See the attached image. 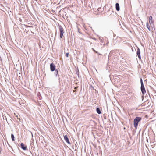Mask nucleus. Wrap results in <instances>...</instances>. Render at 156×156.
<instances>
[{"mask_svg":"<svg viewBox=\"0 0 156 156\" xmlns=\"http://www.w3.org/2000/svg\"><path fill=\"white\" fill-rule=\"evenodd\" d=\"M64 139L68 144H70V143L69 141V139L68 138L67 136V135H65L64 136Z\"/></svg>","mask_w":156,"mask_h":156,"instance_id":"6","label":"nucleus"},{"mask_svg":"<svg viewBox=\"0 0 156 156\" xmlns=\"http://www.w3.org/2000/svg\"><path fill=\"white\" fill-rule=\"evenodd\" d=\"M54 74L56 76H58V71L57 70H55Z\"/></svg>","mask_w":156,"mask_h":156,"instance_id":"11","label":"nucleus"},{"mask_svg":"<svg viewBox=\"0 0 156 156\" xmlns=\"http://www.w3.org/2000/svg\"><path fill=\"white\" fill-rule=\"evenodd\" d=\"M149 22L150 24L153 23L152 17L151 16H150L149 17Z\"/></svg>","mask_w":156,"mask_h":156,"instance_id":"9","label":"nucleus"},{"mask_svg":"<svg viewBox=\"0 0 156 156\" xmlns=\"http://www.w3.org/2000/svg\"><path fill=\"white\" fill-rule=\"evenodd\" d=\"M115 8L117 11H118L120 9L119 5L118 3H116L115 4Z\"/></svg>","mask_w":156,"mask_h":156,"instance_id":"8","label":"nucleus"},{"mask_svg":"<svg viewBox=\"0 0 156 156\" xmlns=\"http://www.w3.org/2000/svg\"><path fill=\"white\" fill-rule=\"evenodd\" d=\"M11 138L12 140L13 141H14L15 140V137L13 134H11Z\"/></svg>","mask_w":156,"mask_h":156,"instance_id":"12","label":"nucleus"},{"mask_svg":"<svg viewBox=\"0 0 156 156\" xmlns=\"http://www.w3.org/2000/svg\"><path fill=\"white\" fill-rule=\"evenodd\" d=\"M92 49L94 52H95L96 53H98V52L95 51L94 48H92Z\"/></svg>","mask_w":156,"mask_h":156,"instance_id":"15","label":"nucleus"},{"mask_svg":"<svg viewBox=\"0 0 156 156\" xmlns=\"http://www.w3.org/2000/svg\"><path fill=\"white\" fill-rule=\"evenodd\" d=\"M96 111H97V112L98 114H100L101 113V111H100V108H97Z\"/></svg>","mask_w":156,"mask_h":156,"instance_id":"10","label":"nucleus"},{"mask_svg":"<svg viewBox=\"0 0 156 156\" xmlns=\"http://www.w3.org/2000/svg\"><path fill=\"white\" fill-rule=\"evenodd\" d=\"M59 28L60 32V37L62 38L64 33L63 29L61 25H59Z\"/></svg>","mask_w":156,"mask_h":156,"instance_id":"3","label":"nucleus"},{"mask_svg":"<svg viewBox=\"0 0 156 156\" xmlns=\"http://www.w3.org/2000/svg\"><path fill=\"white\" fill-rule=\"evenodd\" d=\"M147 28L149 29V30H150V27L149 26V25L148 23H147Z\"/></svg>","mask_w":156,"mask_h":156,"instance_id":"13","label":"nucleus"},{"mask_svg":"<svg viewBox=\"0 0 156 156\" xmlns=\"http://www.w3.org/2000/svg\"><path fill=\"white\" fill-rule=\"evenodd\" d=\"M21 148L23 150H26L27 149V147L25 146L23 143H21L20 144Z\"/></svg>","mask_w":156,"mask_h":156,"instance_id":"5","label":"nucleus"},{"mask_svg":"<svg viewBox=\"0 0 156 156\" xmlns=\"http://www.w3.org/2000/svg\"><path fill=\"white\" fill-rule=\"evenodd\" d=\"M141 120V118L140 117H136L134 120V126L136 128L138 126L139 122Z\"/></svg>","mask_w":156,"mask_h":156,"instance_id":"1","label":"nucleus"},{"mask_svg":"<svg viewBox=\"0 0 156 156\" xmlns=\"http://www.w3.org/2000/svg\"><path fill=\"white\" fill-rule=\"evenodd\" d=\"M140 83L141 84V91H142V93L143 94H144L146 93V90H145V89L144 88L143 82L142 81V79H141L140 80Z\"/></svg>","mask_w":156,"mask_h":156,"instance_id":"2","label":"nucleus"},{"mask_svg":"<svg viewBox=\"0 0 156 156\" xmlns=\"http://www.w3.org/2000/svg\"><path fill=\"white\" fill-rule=\"evenodd\" d=\"M50 69L51 71H53L55 70V66L53 63L50 64Z\"/></svg>","mask_w":156,"mask_h":156,"instance_id":"4","label":"nucleus"},{"mask_svg":"<svg viewBox=\"0 0 156 156\" xmlns=\"http://www.w3.org/2000/svg\"><path fill=\"white\" fill-rule=\"evenodd\" d=\"M76 91V90H73V92H75Z\"/></svg>","mask_w":156,"mask_h":156,"instance_id":"17","label":"nucleus"},{"mask_svg":"<svg viewBox=\"0 0 156 156\" xmlns=\"http://www.w3.org/2000/svg\"><path fill=\"white\" fill-rule=\"evenodd\" d=\"M137 55H138V58L140 59L141 58L140 55V51L139 48H138L137 49Z\"/></svg>","mask_w":156,"mask_h":156,"instance_id":"7","label":"nucleus"},{"mask_svg":"<svg viewBox=\"0 0 156 156\" xmlns=\"http://www.w3.org/2000/svg\"><path fill=\"white\" fill-rule=\"evenodd\" d=\"M77 88H78V87H75V88H75V90L76 89H77Z\"/></svg>","mask_w":156,"mask_h":156,"instance_id":"16","label":"nucleus"},{"mask_svg":"<svg viewBox=\"0 0 156 156\" xmlns=\"http://www.w3.org/2000/svg\"><path fill=\"white\" fill-rule=\"evenodd\" d=\"M69 53H67L65 55L66 56V57H68V55H69Z\"/></svg>","mask_w":156,"mask_h":156,"instance_id":"14","label":"nucleus"}]
</instances>
